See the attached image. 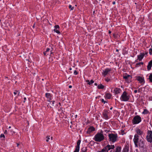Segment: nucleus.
<instances>
[{
    "label": "nucleus",
    "mask_w": 152,
    "mask_h": 152,
    "mask_svg": "<svg viewBox=\"0 0 152 152\" xmlns=\"http://www.w3.org/2000/svg\"><path fill=\"white\" fill-rule=\"evenodd\" d=\"M149 64L152 65V60L149 63Z\"/></svg>",
    "instance_id": "09e8293b"
},
{
    "label": "nucleus",
    "mask_w": 152,
    "mask_h": 152,
    "mask_svg": "<svg viewBox=\"0 0 152 152\" xmlns=\"http://www.w3.org/2000/svg\"><path fill=\"white\" fill-rule=\"evenodd\" d=\"M151 48L149 49V53L151 55L152 54V45L151 46Z\"/></svg>",
    "instance_id": "f704fd0d"
},
{
    "label": "nucleus",
    "mask_w": 152,
    "mask_h": 152,
    "mask_svg": "<svg viewBox=\"0 0 152 152\" xmlns=\"http://www.w3.org/2000/svg\"><path fill=\"white\" fill-rule=\"evenodd\" d=\"M114 60H115V61H116V58H114Z\"/></svg>",
    "instance_id": "774afa93"
},
{
    "label": "nucleus",
    "mask_w": 152,
    "mask_h": 152,
    "mask_svg": "<svg viewBox=\"0 0 152 152\" xmlns=\"http://www.w3.org/2000/svg\"><path fill=\"white\" fill-rule=\"evenodd\" d=\"M148 52H145V53H144V54H145V55H146L145 56H146V55H147L148 54Z\"/></svg>",
    "instance_id": "864d4df0"
},
{
    "label": "nucleus",
    "mask_w": 152,
    "mask_h": 152,
    "mask_svg": "<svg viewBox=\"0 0 152 152\" xmlns=\"http://www.w3.org/2000/svg\"><path fill=\"white\" fill-rule=\"evenodd\" d=\"M110 79L108 78H107L105 80L107 82H109L110 80Z\"/></svg>",
    "instance_id": "de8ad7c7"
},
{
    "label": "nucleus",
    "mask_w": 152,
    "mask_h": 152,
    "mask_svg": "<svg viewBox=\"0 0 152 152\" xmlns=\"http://www.w3.org/2000/svg\"><path fill=\"white\" fill-rule=\"evenodd\" d=\"M130 96L125 91H124L120 97V99L122 101L126 102L129 100Z\"/></svg>",
    "instance_id": "7ed1b4c3"
},
{
    "label": "nucleus",
    "mask_w": 152,
    "mask_h": 152,
    "mask_svg": "<svg viewBox=\"0 0 152 152\" xmlns=\"http://www.w3.org/2000/svg\"><path fill=\"white\" fill-rule=\"evenodd\" d=\"M138 91L139 92H140V88L138 89Z\"/></svg>",
    "instance_id": "bf43d9fd"
},
{
    "label": "nucleus",
    "mask_w": 152,
    "mask_h": 152,
    "mask_svg": "<svg viewBox=\"0 0 152 152\" xmlns=\"http://www.w3.org/2000/svg\"><path fill=\"white\" fill-rule=\"evenodd\" d=\"M143 63L142 62H139V63H137L136 64V65L137 66H140L141 65H143Z\"/></svg>",
    "instance_id": "c9c22d12"
},
{
    "label": "nucleus",
    "mask_w": 152,
    "mask_h": 152,
    "mask_svg": "<svg viewBox=\"0 0 152 152\" xmlns=\"http://www.w3.org/2000/svg\"><path fill=\"white\" fill-rule=\"evenodd\" d=\"M49 62H51L53 61V58H49Z\"/></svg>",
    "instance_id": "79ce46f5"
},
{
    "label": "nucleus",
    "mask_w": 152,
    "mask_h": 152,
    "mask_svg": "<svg viewBox=\"0 0 152 152\" xmlns=\"http://www.w3.org/2000/svg\"><path fill=\"white\" fill-rule=\"evenodd\" d=\"M149 112L146 109H144V111L142 112V114H147Z\"/></svg>",
    "instance_id": "7c9ffc66"
},
{
    "label": "nucleus",
    "mask_w": 152,
    "mask_h": 152,
    "mask_svg": "<svg viewBox=\"0 0 152 152\" xmlns=\"http://www.w3.org/2000/svg\"><path fill=\"white\" fill-rule=\"evenodd\" d=\"M94 142L93 141H91L90 142V144H91V145H94Z\"/></svg>",
    "instance_id": "37998d69"
},
{
    "label": "nucleus",
    "mask_w": 152,
    "mask_h": 152,
    "mask_svg": "<svg viewBox=\"0 0 152 152\" xmlns=\"http://www.w3.org/2000/svg\"><path fill=\"white\" fill-rule=\"evenodd\" d=\"M108 137H109V141L112 142H114L117 140L118 138V135L117 134H109Z\"/></svg>",
    "instance_id": "20e7f679"
},
{
    "label": "nucleus",
    "mask_w": 152,
    "mask_h": 152,
    "mask_svg": "<svg viewBox=\"0 0 152 152\" xmlns=\"http://www.w3.org/2000/svg\"><path fill=\"white\" fill-rule=\"evenodd\" d=\"M112 109H113V107H111L110 108V110H112Z\"/></svg>",
    "instance_id": "680f3d73"
},
{
    "label": "nucleus",
    "mask_w": 152,
    "mask_h": 152,
    "mask_svg": "<svg viewBox=\"0 0 152 152\" xmlns=\"http://www.w3.org/2000/svg\"><path fill=\"white\" fill-rule=\"evenodd\" d=\"M148 79L150 82L152 83V73L149 74Z\"/></svg>",
    "instance_id": "b1692460"
},
{
    "label": "nucleus",
    "mask_w": 152,
    "mask_h": 152,
    "mask_svg": "<svg viewBox=\"0 0 152 152\" xmlns=\"http://www.w3.org/2000/svg\"><path fill=\"white\" fill-rule=\"evenodd\" d=\"M152 66V65L149 64H148L147 66V69L148 70H149L151 69V67Z\"/></svg>",
    "instance_id": "c85d7f7f"
},
{
    "label": "nucleus",
    "mask_w": 152,
    "mask_h": 152,
    "mask_svg": "<svg viewBox=\"0 0 152 152\" xmlns=\"http://www.w3.org/2000/svg\"><path fill=\"white\" fill-rule=\"evenodd\" d=\"M106 146L107 148H108V150H107V152H108L111 149H113L115 148V146L114 145H110L108 144Z\"/></svg>",
    "instance_id": "6ab92c4d"
},
{
    "label": "nucleus",
    "mask_w": 152,
    "mask_h": 152,
    "mask_svg": "<svg viewBox=\"0 0 152 152\" xmlns=\"http://www.w3.org/2000/svg\"><path fill=\"white\" fill-rule=\"evenodd\" d=\"M35 24H34L33 25V26L32 27L33 28H34V27H35Z\"/></svg>",
    "instance_id": "052dcab7"
},
{
    "label": "nucleus",
    "mask_w": 152,
    "mask_h": 152,
    "mask_svg": "<svg viewBox=\"0 0 152 152\" xmlns=\"http://www.w3.org/2000/svg\"><path fill=\"white\" fill-rule=\"evenodd\" d=\"M0 137H4V138H5V136L4 134H1L0 136Z\"/></svg>",
    "instance_id": "a19ab883"
},
{
    "label": "nucleus",
    "mask_w": 152,
    "mask_h": 152,
    "mask_svg": "<svg viewBox=\"0 0 152 152\" xmlns=\"http://www.w3.org/2000/svg\"><path fill=\"white\" fill-rule=\"evenodd\" d=\"M108 33L110 34H111V31L110 30H109V31H108Z\"/></svg>",
    "instance_id": "603ef678"
},
{
    "label": "nucleus",
    "mask_w": 152,
    "mask_h": 152,
    "mask_svg": "<svg viewBox=\"0 0 152 152\" xmlns=\"http://www.w3.org/2000/svg\"><path fill=\"white\" fill-rule=\"evenodd\" d=\"M121 147L118 146L116 148V150L115 152H121Z\"/></svg>",
    "instance_id": "bb28decb"
},
{
    "label": "nucleus",
    "mask_w": 152,
    "mask_h": 152,
    "mask_svg": "<svg viewBox=\"0 0 152 152\" xmlns=\"http://www.w3.org/2000/svg\"><path fill=\"white\" fill-rule=\"evenodd\" d=\"M101 102H102L104 104L107 102H106V101L104 100L103 99H101Z\"/></svg>",
    "instance_id": "ea45409f"
},
{
    "label": "nucleus",
    "mask_w": 152,
    "mask_h": 152,
    "mask_svg": "<svg viewBox=\"0 0 152 152\" xmlns=\"http://www.w3.org/2000/svg\"><path fill=\"white\" fill-rule=\"evenodd\" d=\"M74 74L75 75H76L78 74V72L76 70H75L74 72Z\"/></svg>",
    "instance_id": "58836bf2"
},
{
    "label": "nucleus",
    "mask_w": 152,
    "mask_h": 152,
    "mask_svg": "<svg viewBox=\"0 0 152 152\" xmlns=\"http://www.w3.org/2000/svg\"><path fill=\"white\" fill-rule=\"evenodd\" d=\"M54 31L56 32L57 33L59 34L60 33V32L59 31V26L58 25H56L54 26Z\"/></svg>",
    "instance_id": "2eb2a0df"
},
{
    "label": "nucleus",
    "mask_w": 152,
    "mask_h": 152,
    "mask_svg": "<svg viewBox=\"0 0 152 152\" xmlns=\"http://www.w3.org/2000/svg\"><path fill=\"white\" fill-rule=\"evenodd\" d=\"M55 102V101H51V102H52V106H53V105L54 104V102Z\"/></svg>",
    "instance_id": "a18cd8bd"
},
{
    "label": "nucleus",
    "mask_w": 152,
    "mask_h": 152,
    "mask_svg": "<svg viewBox=\"0 0 152 152\" xmlns=\"http://www.w3.org/2000/svg\"><path fill=\"white\" fill-rule=\"evenodd\" d=\"M14 94L15 95L17 94L18 95H19L20 94V92L18 91H15L14 92Z\"/></svg>",
    "instance_id": "e433bc0d"
},
{
    "label": "nucleus",
    "mask_w": 152,
    "mask_h": 152,
    "mask_svg": "<svg viewBox=\"0 0 152 152\" xmlns=\"http://www.w3.org/2000/svg\"><path fill=\"white\" fill-rule=\"evenodd\" d=\"M108 112L107 110H104V112L103 113V116L104 118L105 119H109L108 114Z\"/></svg>",
    "instance_id": "f8f14e48"
},
{
    "label": "nucleus",
    "mask_w": 152,
    "mask_h": 152,
    "mask_svg": "<svg viewBox=\"0 0 152 152\" xmlns=\"http://www.w3.org/2000/svg\"><path fill=\"white\" fill-rule=\"evenodd\" d=\"M94 85H95L96 86H97L98 85L97 83H95Z\"/></svg>",
    "instance_id": "13d9d810"
},
{
    "label": "nucleus",
    "mask_w": 152,
    "mask_h": 152,
    "mask_svg": "<svg viewBox=\"0 0 152 152\" xmlns=\"http://www.w3.org/2000/svg\"><path fill=\"white\" fill-rule=\"evenodd\" d=\"M126 48H125L122 50V53L124 55H126L128 53V51L126 50Z\"/></svg>",
    "instance_id": "412c9836"
},
{
    "label": "nucleus",
    "mask_w": 152,
    "mask_h": 152,
    "mask_svg": "<svg viewBox=\"0 0 152 152\" xmlns=\"http://www.w3.org/2000/svg\"><path fill=\"white\" fill-rule=\"evenodd\" d=\"M138 58L137 59V60H139V61H141L142 60V58Z\"/></svg>",
    "instance_id": "c03bdc74"
},
{
    "label": "nucleus",
    "mask_w": 152,
    "mask_h": 152,
    "mask_svg": "<svg viewBox=\"0 0 152 152\" xmlns=\"http://www.w3.org/2000/svg\"><path fill=\"white\" fill-rule=\"evenodd\" d=\"M123 78L125 79L126 82L129 83L132 81V77L130 75H127L123 76Z\"/></svg>",
    "instance_id": "6e6552de"
},
{
    "label": "nucleus",
    "mask_w": 152,
    "mask_h": 152,
    "mask_svg": "<svg viewBox=\"0 0 152 152\" xmlns=\"http://www.w3.org/2000/svg\"><path fill=\"white\" fill-rule=\"evenodd\" d=\"M53 137H51V140H53Z\"/></svg>",
    "instance_id": "0e129e2a"
},
{
    "label": "nucleus",
    "mask_w": 152,
    "mask_h": 152,
    "mask_svg": "<svg viewBox=\"0 0 152 152\" xmlns=\"http://www.w3.org/2000/svg\"><path fill=\"white\" fill-rule=\"evenodd\" d=\"M111 70V69L110 68H106L104 70H103L102 74L105 77L108 74L109 72H110Z\"/></svg>",
    "instance_id": "1a4fd4ad"
},
{
    "label": "nucleus",
    "mask_w": 152,
    "mask_h": 152,
    "mask_svg": "<svg viewBox=\"0 0 152 152\" xmlns=\"http://www.w3.org/2000/svg\"><path fill=\"white\" fill-rule=\"evenodd\" d=\"M44 56H49L51 57H52L53 56V52H52V50H51L49 51V52H48L47 53H43Z\"/></svg>",
    "instance_id": "dca6fc26"
},
{
    "label": "nucleus",
    "mask_w": 152,
    "mask_h": 152,
    "mask_svg": "<svg viewBox=\"0 0 152 152\" xmlns=\"http://www.w3.org/2000/svg\"><path fill=\"white\" fill-rule=\"evenodd\" d=\"M141 121V117L138 115L135 116L132 120V123L133 124H137L139 123Z\"/></svg>",
    "instance_id": "39448f33"
},
{
    "label": "nucleus",
    "mask_w": 152,
    "mask_h": 152,
    "mask_svg": "<svg viewBox=\"0 0 152 152\" xmlns=\"http://www.w3.org/2000/svg\"><path fill=\"white\" fill-rule=\"evenodd\" d=\"M104 139V136L103 135V132L101 131L100 132L97 133L94 136V140L96 142H100Z\"/></svg>",
    "instance_id": "f03ea898"
},
{
    "label": "nucleus",
    "mask_w": 152,
    "mask_h": 152,
    "mask_svg": "<svg viewBox=\"0 0 152 152\" xmlns=\"http://www.w3.org/2000/svg\"><path fill=\"white\" fill-rule=\"evenodd\" d=\"M133 141L135 147H139L142 150H144L145 146V141L143 139H140L139 140V135H137V134H135L133 139Z\"/></svg>",
    "instance_id": "f257e3e1"
},
{
    "label": "nucleus",
    "mask_w": 152,
    "mask_h": 152,
    "mask_svg": "<svg viewBox=\"0 0 152 152\" xmlns=\"http://www.w3.org/2000/svg\"><path fill=\"white\" fill-rule=\"evenodd\" d=\"M104 86L100 84L97 86V88L99 89H103L104 88Z\"/></svg>",
    "instance_id": "393cba45"
},
{
    "label": "nucleus",
    "mask_w": 152,
    "mask_h": 152,
    "mask_svg": "<svg viewBox=\"0 0 152 152\" xmlns=\"http://www.w3.org/2000/svg\"><path fill=\"white\" fill-rule=\"evenodd\" d=\"M26 97L24 98V101H23L24 102H25V101L26 100Z\"/></svg>",
    "instance_id": "3c124183"
},
{
    "label": "nucleus",
    "mask_w": 152,
    "mask_h": 152,
    "mask_svg": "<svg viewBox=\"0 0 152 152\" xmlns=\"http://www.w3.org/2000/svg\"><path fill=\"white\" fill-rule=\"evenodd\" d=\"M120 50H118L117 48H115V50L114 51V53L115 54H116V56L120 57V54L119 53V51Z\"/></svg>",
    "instance_id": "a211bd4d"
},
{
    "label": "nucleus",
    "mask_w": 152,
    "mask_h": 152,
    "mask_svg": "<svg viewBox=\"0 0 152 152\" xmlns=\"http://www.w3.org/2000/svg\"><path fill=\"white\" fill-rule=\"evenodd\" d=\"M121 91L120 88H115L114 90V92L115 94H118L120 93Z\"/></svg>",
    "instance_id": "f3484780"
},
{
    "label": "nucleus",
    "mask_w": 152,
    "mask_h": 152,
    "mask_svg": "<svg viewBox=\"0 0 152 152\" xmlns=\"http://www.w3.org/2000/svg\"><path fill=\"white\" fill-rule=\"evenodd\" d=\"M50 136H47L46 137V141L47 142H49V140L50 139Z\"/></svg>",
    "instance_id": "72a5a7b5"
},
{
    "label": "nucleus",
    "mask_w": 152,
    "mask_h": 152,
    "mask_svg": "<svg viewBox=\"0 0 152 152\" xmlns=\"http://www.w3.org/2000/svg\"><path fill=\"white\" fill-rule=\"evenodd\" d=\"M118 34H115V33H114L113 34V37H114V38L115 39H118Z\"/></svg>",
    "instance_id": "473e14b6"
},
{
    "label": "nucleus",
    "mask_w": 152,
    "mask_h": 152,
    "mask_svg": "<svg viewBox=\"0 0 152 152\" xmlns=\"http://www.w3.org/2000/svg\"><path fill=\"white\" fill-rule=\"evenodd\" d=\"M107 147L106 146L105 147L103 148L101 151H98L99 152H105L106 151L107 152V150L106 149Z\"/></svg>",
    "instance_id": "cd10ccee"
},
{
    "label": "nucleus",
    "mask_w": 152,
    "mask_h": 152,
    "mask_svg": "<svg viewBox=\"0 0 152 152\" xmlns=\"http://www.w3.org/2000/svg\"><path fill=\"white\" fill-rule=\"evenodd\" d=\"M145 54L143 53H141L140 54L137 56V57H144Z\"/></svg>",
    "instance_id": "c756f323"
},
{
    "label": "nucleus",
    "mask_w": 152,
    "mask_h": 152,
    "mask_svg": "<svg viewBox=\"0 0 152 152\" xmlns=\"http://www.w3.org/2000/svg\"><path fill=\"white\" fill-rule=\"evenodd\" d=\"M112 3H113V4H114H114H115V1H113V2Z\"/></svg>",
    "instance_id": "6e6d98bb"
},
{
    "label": "nucleus",
    "mask_w": 152,
    "mask_h": 152,
    "mask_svg": "<svg viewBox=\"0 0 152 152\" xmlns=\"http://www.w3.org/2000/svg\"><path fill=\"white\" fill-rule=\"evenodd\" d=\"M81 151L80 152H87V148L86 147H83L81 149Z\"/></svg>",
    "instance_id": "a878e982"
},
{
    "label": "nucleus",
    "mask_w": 152,
    "mask_h": 152,
    "mask_svg": "<svg viewBox=\"0 0 152 152\" xmlns=\"http://www.w3.org/2000/svg\"><path fill=\"white\" fill-rule=\"evenodd\" d=\"M86 82L87 83L88 85H90L93 83L94 82V81L92 80H91L90 82V81L89 80H86Z\"/></svg>",
    "instance_id": "4be33fe9"
},
{
    "label": "nucleus",
    "mask_w": 152,
    "mask_h": 152,
    "mask_svg": "<svg viewBox=\"0 0 152 152\" xmlns=\"http://www.w3.org/2000/svg\"><path fill=\"white\" fill-rule=\"evenodd\" d=\"M135 77L136 80L138 81L140 83L142 84L145 83V80L144 77L143 76H137Z\"/></svg>",
    "instance_id": "0eeeda50"
},
{
    "label": "nucleus",
    "mask_w": 152,
    "mask_h": 152,
    "mask_svg": "<svg viewBox=\"0 0 152 152\" xmlns=\"http://www.w3.org/2000/svg\"><path fill=\"white\" fill-rule=\"evenodd\" d=\"M129 151V147L127 146H126V147L124 148V149L123 150V152H128Z\"/></svg>",
    "instance_id": "5701e85b"
},
{
    "label": "nucleus",
    "mask_w": 152,
    "mask_h": 152,
    "mask_svg": "<svg viewBox=\"0 0 152 152\" xmlns=\"http://www.w3.org/2000/svg\"><path fill=\"white\" fill-rule=\"evenodd\" d=\"M137 90H135L134 91V92L135 93H136L137 92Z\"/></svg>",
    "instance_id": "8fccbe9b"
},
{
    "label": "nucleus",
    "mask_w": 152,
    "mask_h": 152,
    "mask_svg": "<svg viewBox=\"0 0 152 152\" xmlns=\"http://www.w3.org/2000/svg\"><path fill=\"white\" fill-rule=\"evenodd\" d=\"M50 50V48H46L45 51L43 53L48 52H49V51H51Z\"/></svg>",
    "instance_id": "4c0bfd02"
},
{
    "label": "nucleus",
    "mask_w": 152,
    "mask_h": 152,
    "mask_svg": "<svg viewBox=\"0 0 152 152\" xmlns=\"http://www.w3.org/2000/svg\"><path fill=\"white\" fill-rule=\"evenodd\" d=\"M69 8L70 9V10H74V7H72L71 5H69Z\"/></svg>",
    "instance_id": "2f4dec72"
},
{
    "label": "nucleus",
    "mask_w": 152,
    "mask_h": 152,
    "mask_svg": "<svg viewBox=\"0 0 152 152\" xmlns=\"http://www.w3.org/2000/svg\"><path fill=\"white\" fill-rule=\"evenodd\" d=\"M146 139L147 141L150 143L152 142V131L148 130L147 133Z\"/></svg>",
    "instance_id": "423d86ee"
},
{
    "label": "nucleus",
    "mask_w": 152,
    "mask_h": 152,
    "mask_svg": "<svg viewBox=\"0 0 152 152\" xmlns=\"http://www.w3.org/2000/svg\"><path fill=\"white\" fill-rule=\"evenodd\" d=\"M17 147H18V146H19V144H18V143H17Z\"/></svg>",
    "instance_id": "e2e57ef3"
},
{
    "label": "nucleus",
    "mask_w": 152,
    "mask_h": 152,
    "mask_svg": "<svg viewBox=\"0 0 152 152\" xmlns=\"http://www.w3.org/2000/svg\"><path fill=\"white\" fill-rule=\"evenodd\" d=\"M72 68H69V70H72Z\"/></svg>",
    "instance_id": "69168bd1"
},
{
    "label": "nucleus",
    "mask_w": 152,
    "mask_h": 152,
    "mask_svg": "<svg viewBox=\"0 0 152 152\" xmlns=\"http://www.w3.org/2000/svg\"><path fill=\"white\" fill-rule=\"evenodd\" d=\"M112 96V94L110 93H107L105 94V97L108 99H110Z\"/></svg>",
    "instance_id": "aec40b11"
},
{
    "label": "nucleus",
    "mask_w": 152,
    "mask_h": 152,
    "mask_svg": "<svg viewBox=\"0 0 152 152\" xmlns=\"http://www.w3.org/2000/svg\"><path fill=\"white\" fill-rule=\"evenodd\" d=\"M45 96L48 99L47 100L48 102H51L50 101L51 100V95L49 93H46L45 94Z\"/></svg>",
    "instance_id": "4468645a"
},
{
    "label": "nucleus",
    "mask_w": 152,
    "mask_h": 152,
    "mask_svg": "<svg viewBox=\"0 0 152 152\" xmlns=\"http://www.w3.org/2000/svg\"><path fill=\"white\" fill-rule=\"evenodd\" d=\"M7 130H5L4 132V134H7Z\"/></svg>",
    "instance_id": "5fc2aeb1"
},
{
    "label": "nucleus",
    "mask_w": 152,
    "mask_h": 152,
    "mask_svg": "<svg viewBox=\"0 0 152 152\" xmlns=\"http://www.w3.org/2000/svg\"><path fill=\"white\" fill-rule=\"evenodd\" d=\"M81 142L80 140H78L77 142V145L76 146L75 151L73 152H79L80 149V145Z\"/></svg>",
    "instance_id": "9d476101"
},
{
    "label": "nucleus",
    "mask_w": 152,
    "mask_h": 152,
    "mask_svg": "<svg viewBox=\"0 0 152 152\" xmlns=\"http://www.w3.org/2000/svg\"><path fill=\"white\" fill-rule=\"evenodd\" d=\"M135 131L136 133H137V134H137V135H142L143 134V131L140 130L139 128H136Z\"/></svg>",
    "instance_id": "9b49d317"
},
{
    "label": "nucleus",
    "mask_w": 152,
    "mask_h": 152,
    "mask_svg": "<svg viewBox=\"0 0 152 152\" xmlns=\"http://www.w3.org/2000/svg\"><path fill=\"white\" fill-rule=\"evenodd\" d=\"M95 13V11H94V12H93V14H94Z\"/></svg>",
    "instance_id": "338daca9"
},
{
    "label": "nucleus",
    "mask_w": 152,
    "mask_h": 152,
    "mask_svg": "<svg viewBox=\"0 0 152 152\" xmlns=\"http://www.w3.org/2000/svg\"><path fill=\"white\" fill-rule=\"evenodd\" d=\"M51 103H48V106L50 107V108H52V106H51L50 105Z\"/></svg>",
    "instance_id": "49530a36"
},
{
    "label": "nucleus",
    "mask_w": 152,
    "mask_h": 152,
    "mask_svg": "<svg viewBox=\"0 0 152 152\" xmlns=\"http://www.w3.org/2000/svg\"><path fill=\"white\" fill-rule=\"evenodd\" d=\"M72 86H71V85L69 86V88H72Z\"/></svg>",
    "instance_id": "4d7b16f0"
},
{
    "label": "nucleus",
    "mask_w": 152,
    "mask_h": 152,
    "mask_svg": "<svg viewBox=\"0 0 152 152\" xmlns=\"http://www.w3.org/2000/svg\"><path fill=\"white\" fill-rule=\"evenodd\" d=\"M95 131V128L93 126H91L88 128L87 131V133L90 134L92 132Z\"/></svg>",
    "instance_id": "ddd939ff"
}]
</instances>
